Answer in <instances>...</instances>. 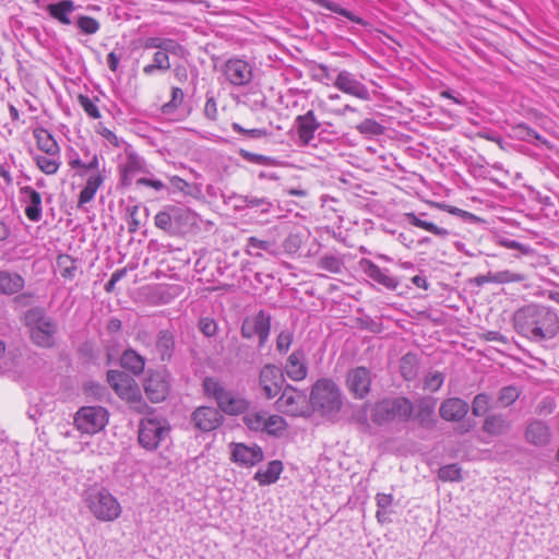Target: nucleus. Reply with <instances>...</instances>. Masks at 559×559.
Returning <instances> with one entry per match:
<instances>
[{
  "instance_id": "f257e3e1",
  "label": "nucleus",
  "mask_w": 559,
  "mask_h": 559,
  "mask_svg": "<svg viewBox=\"0 0 559 559\" xmlns=\"http://www.w3.org/2000/svg\"><path fill=\"white\" fill-rule=\"evenodd\" d=\"M512 324L519 335L544 347L559 340V314L545 305L520 307L513 312Z\"/></svg>"
},
{
  "instance_id": "f03ea898",
  "label": "nucleus",
  "mask_w": 559,
  "mask_h": 559,
  "mask_svg": "<svg viewBox=\"0 0 559 559\" xmlns=\"http://www.w3.org/2000/svg\"><path fill=\"white\" fill-rule=\"evenodd\" d=\"M22 322L35 346L51 349L57 345L58 323L45 308L39 306L29 308L24 312Z\"/></svg>"
},
{
  "instance_id": "7ed1b4c3",
  "label": "nucleus",
  "mask_w": 559,
  "mask_h": 559,
  "mask_svg": "<svg viewBox=\"0 0 559 559\" xmlns=\"http://www.w3.org/2000/svg\"><path fill=\"white\" fill-rule=\"evenodd\" d=\"M309 405H311V415L318 413L333 420L343 405L340 388L331 379L317 380L311 386Z\"/></svg>"
},
{
  "instance_id": "20e7f679",
  "label": "nucleus",
  "mask_w": 559,
  "mask_h": 559,
  "mask_svg": "<svg viewBox=\"0 0 559 559\" xmlns=\"http://www.w3.org/2000/svg\"><path fill=\"white\" fill-rule=\"evenodd\" d=\"M197 224L198 215L194 212L176 205L164 206L154 217V225L171 237L183 235Z\"/></svg>"
},
{
  "instance_id": "39448f33",
  "label": "nucleus",
  "mask_w": 559,
  "mask_h": 559,
  "mask_svg": "<svg viewBox=\"0 0 559 559\" xmlns=\"http://www.w3.org/2000/svg\"><path fill=\"white\" fill-rule=\"evenodd\" d=\"M203 389L206 395L215 399L218 408L227 415L245 414L250 402L238 393L227 390L218 380L206 377L203 380Z\"/></svg>"
},
{
  "instance_id": "423d86ee",
  "label": "nucleus",
  "mask_w": 559,
  "mask_h": 559,
  "mask_svg": "<svg viewBox=\"0 0 559 559\" xmlns=\"http://www.w3.org/2000/svg\"><path fill=\"white\" fill-rule=\"evenodd\" d=\"M414 413V404L404 396L388 397L377 402L372 407L373 423L383 425L394 420L408 421Z\"/></svg>"
},
{
  "instance_id": "0eeeda50",
  "label": "nucleus",
  "mask_w": 559,
  "mask_h": 559,
  "mask_svg": "<svg viewBox=\"0 0 559 559\" xmlns=\"http://www.w3.org/2000/svg\"><path fill=\"white\" fill-rule=\"evenodd\" d=\"M84 500L90 511L99 521H114L121 513L119 502L105 488L87 490Z\"/></svg>"
},
{
  "instance_id": "6e6552de",
  "label": "nucleus",
  "mask_w": 559,
  "mask_h": 559,
  "mask_svg": "<svg viewBox=\"0 0 559 559\" xmlns=\"http://www.w3.org/2000/svg\"><path fill=\"white\" fill-rule=\"evenodd\" d=\"M276 407L280 412L290 416H311L309 396L305 391L298 390L290 384H286L281 391V396L276 401Z\"/></svg>"
},
{
  "instance_id": "1a4fd4ad",
  "label": "nucleus",
  "mask_w": 559,
  "mask_h": 559,
  "mask_svg": "<svg viewBox=\"0 0 559 559\" xmlns=\"http://www.w3.org/2000/svg\"><path fill=\"white\" fill-rule=\"evenodd\" d=\"M168 432L169 426L166 420L155 417H145L139 423L138 440L144 449L154 451Z\"/></svg>"
},
{
  "instance_id": "9d476101",
  "label": "nucleus",
  "mask_w": 559,
  "mask_h": 559,
  "mask_svg": "<svg viewBox=\"0 0 559 559\" xmlns=\"http://www.w3.org/2000/svg\"><path fill=\"white\" fill-rule=\"evenodd\" d=\"M272 316L261 309L255 314L246 317L242 320L240 334L246 340L258 337L259 348H263L269 341L271 334Z\"/></svg>"
},
{
  "instance_id": "9b49d317",
  "label": "nucleus",
  "mask_w": 559,
  "mask_h": 559,
  "mask_svg": "<svg viewBox=\"0 0 559 559\" xmlns=\"http://www.w3.org/2000/svg\"><path fill=\"white\" fill-rule=\"evenodd\" d=\"M108 423V412L102 406H83L74 416V425L83 433L100 431Z\"/></svg>"
},
{
  "instance_id": "f8f14e48",
  "label": "nucleus",
  "mask_w": 559,
  "mask_h": 559,
  "mask_svg": "<svg viewBox=\"0 0 559 559\" xmlns=\"http://www.w3.org/2000/svg\"><path fill=\"white\" fill-rule=\"evenodd\" d=\"M143 390L152 403L165 401L170 392V374L166 369L148 371L143 381Z\"/></svg>"
},
{
  "instance_id": "ddd939ff",
  "label": "nucleus",
  "mask_w": 559,
  "mask_h": 559,
  "mask_svg": "<svg viewBox=\"0 0 559 559\" xmlns=\"http://www.w3.org/2000/svg\"><path fill=\"white\" fill-rule=\"evenodd\" d=\"M283 370L274 364L264 365L259 373V385L265 399L275 397L285 386Z\"/></svg>"
},
{
  "instance_id": "4468645a",
  "label": "nucleus",
  "mask_w": 559,
  "mask_h": 559,
  "mask_svg": "<svg viewBox=\"0 0 559 559\" xmlns=\"http://www.w3.org/2000/svg\"><path fill=\"white\" fill-rule=\"evenodd\" d=\"M222 72L231 85L243 86L253 78L252 67L242 59H229L222 66Z\"/></svg>"
},
{
  "instance_id": "2eb2a0df",
  "label": "nucleus",
  "mask_w": 559,
  "mask_h": 559,
  "mask_svg": "<svg viewBox=\"0 0 559 559\" xmlns=\"http://www.w3.org/2000/svg\"><path fill=\"white\" fill-rule=\"evenodd\" d=\"M371 372L366 367L349 369L346 374V388L356 399H364L370 392Z\"/></svg>"
},
{
  "instance_id": "dca6fc26",
  "label": "nucleus",
  "mask_w": 559,
  "mask_h": 559,
  "mask_svg": "<svg viewBox=\"0 0 559 559\" xmlns=\"http://www.w3.org/2000/svg\"><path fill=\"white\" fill-rule=\"evenodd\" d=\"M334 86L343 93L355 96L359 99H370V93L367 86L358 81L353 73L346 70H343L337 74L334 81Z\"/></svg>"
},
{
  "instance_id": "f3484780",
  "label": "nucleus",
  "mask_w": 559,
  "mask_h": 559,
  "mask_svg": "<svg viewBox=\"0 0 559 559\" xmlns=\"http://www.w3.org/2000/svg\"><path fill=\"white\" fill-rule=\"evenodd\" d=\"M436 407L437 399L432 396H423L418 399L414 404V419L423 428H433L437 423L435 414Z\"/></svg>"
},
{
  "instance_id": "a211bd4d",
  "label": "nucleus",
  "mask_w": 559,
  "mask_h": 559,
  "mask_svg": "<svg viewBox=\"0 0 559 559\" xmlns=\"http://www.w3.org/2000/svg\"><path fill=\"white\" fill-rule=\"evenodd\" d=\"M524 438L530 444L544 448L551 442L552 432L545 421L540 419H532L526 425Z\"/></svg>"
},
{
  "instance_id": "6ab92c4d",
  "label": "nucleus",
  "mask_w": 559,
  "mask_h": 559,
  "mask_svg": "<svg viewBox=\"0 0 559 559\" xmlns=\"http://www.w3.org/2000/svg\"><path fill=\"white\" fill-rule=\"evenodd\" d=\"M195 428L201 431H212L216 429L223 420L218 409L210 406H200L191 415Z\"/></svg>"
},
{
  "instance_id": "aec40b11",
  "label": "nucleus",
  "mask_w": 559,
  "mask_h": 559,
  "mask_svg": "<svg viewBox=\"0 0 559 559\" xmlns=\"http://www.w3.org/2000/svg\"><path fill=\"white\" fill-rule=\"evenodd\" d=\"M469 405L460 397H450L444 400L439 408L442 419L447 421H461L468 413Z\"/></svg>"
},
{
  "instance_id": "412c9836",
  "label": "nucleus",
  "mask_w": 559,
  "mask_h": 559,
  "mask_svg": "<svg viewBox=\"0 0 559 559\" xmlns=\"http://www.w3.org/2000/svg\"><path fill=\"white\" fill-rule=\"evenodd\" d=\"M285 372L293 381H301L307 377L308 367L302 349H296L288 356Z\"/></svg>"
},
{
  "instance_id": "4be33fe9",
  "label": "nucleus",
  "mask_w": 559,
  "mask_h": 559,
  "mask_svg": "<svg viewBox=\"0 0 559 559\" xmlns=\"http://www.w3.org/2000/svg\"><path fill=\"white\" fill-rule=\"evenodd\" d=\"M297 133L302 145H309L314 136V132L319 129L320 123L317 121L313 110L307 111L305 115L296 118Z\"/></svg>"
},
{
  "instance_id": "5701e85b",
  "label": "nucleus",
  "mask_w": 559,
  "mask_h": 559,
  "mask_svg": "<svg viewBox=\"0 0 559 559\" xmlns=\"http://www.w3.org/2000/svg\"><path fill=\"white\" fill-rule=\"evenodd\" d=\"M23 195V202L26 203L25 215L32 222L41 219V195L29 186L22 187L20 190Z\"/></svg>"
},
{
  "instance_id": "b1692460",
  "label": "nucleus",
  "mask_w": 559,
  "mask_h": 559,
  "mask_svg": "<svg viewBox=\"0 0 559 559\" xmlns=\"http://www.w3.org/2000/svg\"><path fill=\"white\" fill-rule=\"evenodd\" d=\"M360 265L368 277L378 284L384 286L390 290L396 289L399 282L396 278L390 276L386 270L380 269L376 263L370 260H361Z\"/></svg>"
},
{
  "instance_id": "393cba45",
  "label": "nucleus",
  "mask_w": 559,
  "mask_h": 559,
  "mask_svg": "<svg viewBox=\"0 0 559 559\" xmlns=\"http://www.w3.org/2000/svg\"><path fill=\"white\" fill-rule=\"evenodd\" d=\"M233 459L243 465H254L263 460V451L260 447H247L242 443L235 444Z\"/></svg>"
},
{
  "instance_id": "a878e982",
  "label": "nucleus",
  "mask_w": 559,
  "mask_h": 559,
  "mask_svg": "<svg viewBox=\"0 0 559 559\" xmlns=\"http://www.w3.org/2000/svg\"><path fill=\"white\" fill-rule=\"evenodd\" d=\"M25 286V280L16 272L0 271V295L12 296Z\"/></svg>"
},
{
  "instance_id": "bb28decb",
  "label": "nucleus",
  "mask_w": 559,
  "mask_h": 559,
  "mask_svg": "<svg viewBox=\"0 0 559 559\" xmlns=\"http://www.w3.org/2000/svg\"><path fill=\"white\" fill-rule=\"evenodd\" d=\"M511 426V421L506 415L491 414L484 420L483 430L490 436H502L510 431Z\"/></svg>"
},
{
  "instance_id": "cd10ccee",
  "label": "nucleus",
  "mask_w": 559,
  "mask_h": 559,
  "mask_svg": "<svg viewBox=\"0 0 559 559\" xmlns=\"http://www.w3.org/2000/svg\"><path fill=\"white\" fill-rule=\"evenodd\" d=\"M36 139L37 147L49 156H59L60 147L52 136L45 128L38 127L33 131Z\"/></svg>"
},
{
  "instance_id": "c85d7f7f",
  "label": "nucleus",
  "mask_w": 559,
  "mask_h": 559,
  "mask_svg": "<svg viewBox=\"0 0 559 559\" xmlns=\"http://www.w3.org/2000/svg\"><path fill=\"white\" fill-rule=\"evenodd\" d=\"M176 342L173 332L160 330L157 334L156 350L162 361H170L175 353Z\"/></svg>"
},
{
  "instance_id": "c756f323",
  "label": "nucleus",
  "mask_w": 559,
  "mask_h": 559,
  "mask_svg": "<svg viewBox=\"0 0 559 559\" xmlns=\"http://www.w3.org/2000/svg\"><path fill=\"white\" fill-rule=\"evenodd\" d=\"M46 10L51 17L61 24L70 25L71 20L69 15L75 10V5L72 0H61L57 3L48 4Z\"/></svg>"
},
{
  "instance_id": "7c9ffc66",
  "label": "nucleus",
  "mask_w": 559,
  "mask_h": 559,
  "mask_svg": "<svg viewBox=\"0 0 559 559\" xmlns=\"http://www.w3.org/2000/svg\"><path fill=\"white\" fill-rule=\"evenodd\" d=\"M236 198L243 203L241 205H237L238 209H259V212L262 215L271 213V211L274 207L273 202H271L267 198L264 197L259 198L252 194H248L236 195Z\"/></svg>"
},
{
  "instance_id": "2f4dec72",
  "label": "nucleus",
  "mask_w": 559,
  "mask_h": 559,
  "mask_svg": "<svg viewBox=\"0 0 559 559\" xmlns=\"http://www.w3.org/2000/svg\"><path fill=\"white\" fill-rule=\"evenodd\" d=\"M283 471V463L278 460L271 461L265 469H259L255 473L254 479L260 485H270L275 483Z\"/></svg>"
},
{
  "instance_id": "473e14b6",
  "label": "nucleus",
  "mask_w": 559,
  "mask_h": 559,
  "mask_svg": "<svg viewBox=\"0 0 559 559\" xmlns=\"http://www.w3.org/2000/svg\"><path fill=\"white\" fill-rule=\"evenodd\" d=\"M255 249L265 251L272 255L277 254L274 241L263 240L259 239L258 237L251 236L247 240L246 253L251 257L262 258V253L259 251H254Z\"/></svg>"
},
{
  "instance_id": "72a5a7b5",
  "label": "nucleus",
  "mask_w": 559,
  "mask_h": 559,
  "mask_svg": "<svg viewBox=\"0 0 559 559\" xmlns=\"http://www.w3.org/2000/svg\"><path fill=\"white\" fill-rule=\"evenodd\" d=\"M122 368L130 370L133 374L138 376L143 372L145 359L133 349L123 352L120 358Z\"/></svg>"
},
{
  "instance_id": "f704fd0d",
  "label": "nucleus",
  "mask_w": 559,
  "mask_h": 559,
  "mask_svg": "<svg viewBox=\"0 0 559 559\" xmlns=\"http://www.w3.org/2000/svg\"><path fill=\"white\" fill-rule=\"evenodd\" d=\"M404 216H405V219L411 225L419 227V228H423L425 230H428V231L432 233L436 236H439L441 238H445V237H448L450 235V231L448 229L438 227L433 223L424 221L418 215H416L415 213H406Z\"/></svg>"
},
{
  "instance_id": "c9c22d12",
  "label": "nucleus",
  "mask_w": 559,
  "mask_h": 559,
  "mask_svg": "<svg viewBox=\"0 0 559 559\" xmlns=\"http://www.w3.org/2000/svg\"><path fill=\"white\" fill-rule=\"evenodd\" d=\"M316 4L325 8L334 13H337L346 19H348L352 22H355L359 25L367 26L368 22L362 20L361 17L355 15L353 12L348 11L347 9L342 8L338 3H335L330 0H311Z\"/></svg>"
},
{
  "instance_id": "e433bc0d",
  "label": "nucleus",
  "mask_w": 559,
  "mask_h": 559,
  "mask_svg": "<svg viewBox=\"0 0 559 559\" xmlns=\"http://www.w3.org/2000/svg\"><path fill=\"white\" fill-rule=\"evenodd\" d=\"M400 371L406 381L416 378L418 372V358L416 354L407 353L400 360Z\"/></svg>"
},
{
  "instance_id": "4c0bfd02",
  "label": "nucleus",
  "mask_w": 559,
  "mask_h": 559,
  "mask_svg": "<svg viewBox=\"0 0 559 559\" xmlns=\"http://www.w3.org/2000/svg\"><path fill=\"white\" fill-rule=\"evenodd\" d=\"M521 390L515 385H507L499 390L496 399L497 407L511 406L521 395Z\"/></svg>"
},
{
  "instance_id": "58836bf2",
  "label": "nucleus",
  "mask_w": 559,
  "mask_h": 559,
  "mask_svg": "<svg viewBox=\"0 0 559 559\" xmlns=\"http://www.w3.org/2000/svg\"><path fill=\"white\" fill-rule=\"evenodd\" d=\"M57 266L60 275L66 280H73L78 273V261L69 254H60L57 258Z\"/></svg>"
},
{
  "instance_id": "ea45409f",
  "label": "nucleus",
  "mask_w": 559,
  "mask_h": 559,
  "mask_svg": "<svg viewBox=\"0 0 559 559\" xmlns=\"http://www.w3.org/2000/svg\"><path fill=\"white\" fill-rule=\"evenodd\" d=\"M265 411H247L242 418L245 425L253 431H263V427L267 417Z\"/></svg>"
},
{
  "instance_id": "a19ab883",
  "label": "nucleus",
  "mask_w": 559,
  "mask_h": 559,
  "mask_svg": "<svg viewBox=\"0 0 559 559\" xmlns=\"http://www.w3.org/2000/svg\"><path fill=\"white\" fill-rule=\"evenodd\" d=\"M287 428L285 419L280 415H267L263 431L270 436H281Z\"/></svg>"
},
{
  "instance_id": "79ce46f5",
  "label": "nucleus",
  "mask_w": 559,
  "mask_h": 559,
  "mask_svg": "<svg viewBox=\"0 0 559 559\" xmlns=\"http://www.w3.org/2000/svg\"><path fill=\"white\" fill-rule=\"evenodd\" d=\"M37 167L46 175H53L60 167L59 156L36 155L34 157Z\"/></svg>"
},
{
  "instance_id": "37998d69",
  "label": "nucleus",
  "mask_w": 559,
  "mask_h": 559,
  "mask_svg": "<svg viewBox=\"0 0 559 559\" xmlns=\"http://www.w3.org/2000/svg\"><path fill=\"white\" fill-rule=\"evenodd\" d=\"M133 379L130 378L127 373L119 370H108L107 371V381L110 386L114 389L116 394L122 390V388L128 384Z\"/></svg>"
},
{
  "instance_id": "c03bdc74",
  "label": "nucleus",
  "mask_w": 559,
  "mask_h": 559,
  "mask_svg": "<svg viewBox=\"0 0 559 559\" xmlns=\"http://www.w3.org/2000/svg\"><path fill=\"white\" fill-rule=\"evenodd\" d=\"M490 408V396L487 393H478L472 402V414L476 417L484 416Z\"/></svg>"
},
{
  "instance_id": "a18cd8bd",
  "label": "nucleus",
  "mask_w": 559,
  "mask_h": 559,
  "mask_svg": "<svg viewBox=\"0 0 559 559\" xmlns=\"http://www.w3.org/2000/svg\"><path fill=\"white\" fill-rule=\"evenodd\" d=\"M117 395L126 401L129 405L134 403L139 397L142 396L140 386L134 382V380L130 381L126 384L122 390H120Z\"/></svg>"
},
{
  "instance_id": "49530a36",
  "label": "nucleus",
  "mask_w": 559,
  "mask_h": 559,
  "mask_svg": "<svg viewBox=\"0 0 559 559\" xmlns=\"http://www.w3.org/2000/svg\"><path fill=\"white\" fill-rule=\"evenodd\" d=\"M357 130L366 135H381L384 133V127L373 119H365L358 126Z\"/></svg>"
},
{
  "instance_id": "de8ad7c7",
  "label": "nucleus",
  "mask_w": 559,
  "mask_h": 559,
  "mask_svg": "<svg viewBox=\"0 0 559 559\" xmlns=\"http://www.w3.org/2000/svg\"><path fill=\"white\" fill-rule=\"evenodd\" d=\"M183 92L180 87H173L171 99L162 106V112L165 115L173 114L183 102Z\"/></svg>"
},
{
  "instance_id": "09e8293b",
  "label": "nucleus",
  "mask_w": 559,
  "mask_h": 559,
  "mask_svg": "<svg viewBox=\"0 0 559 559\" xmlns=\"http://www.w3.org/2000/svg\"><path fill=\"white\" fill-rule=\"evenodd\" d=\"M76 25L82 31V33L87 35H93L97 33L100 27L96 19L87 15L79 16Z\"/></svg>"
},
{
  "instance_id": "8fccbe9b",
  "label": "nucleus",
  "mask_w": 559,
  "mask_h": 559,
  "mask_svg": "<svg viewBox=\"0 0 559 559\" xmlns=\"http://www.w3.org/2000/svg\"><path fill=\"white\" fill-rule=\"evenodd\" d=\"M493 281L497 284L519 283L525 281V275L504 270L493 273Z\"/></svg>"
},
{
  "instance_id": "3c124183",
  "label": "nucleus",
  "mask_w": 559,
  "mask_h": 559,
  "mask_svg": "<svg viewBox=\"0 0 559 559\" xmlns=\"http://www.w3.org/2000/svg\"><path fill=\"white\" fill-rule=\"evenodd\" d=\"M438 476L443 481H456L461 479V468L457 464H450L440 467Z\"/></svg>"
},
{
  "instance_id": "603ef678",
  "label": "nucleus",
  "mask_w": 559,
  "mask_h": 559,
  "mask_svg": "<svg viewBox=\"0 0 559 559\" xmlns=\"http://www.w3.org/2000/svg\"><path fill=\"white\" fill-rule=\"evenodd\" d=\"M79 104L84 109V111L93 119H99L100 111L96 106L95 102L91 99L88 96L80 94L78 96Z\"/></svg>"
},
{
  "instance_id": "864d4df0",
  "label": "nucleus",
  "mask_w": 559,
  "mask_h": 559,
  "mask_svg": "<svg viewBox=\"0 0 559 559\" xmlns=\"http://www.w3.org/2000/svg\"><path fill=\"white\" fill-rule=\"evenodd\" d=\"M240 156L250 163L259 165H275L276 163L275 159H273L272 157L251 153L246 150H240Z\"/></svg>"
},
{
  "instance_id": "5fc2aeb1",
  "label": "nucleus",
  "mask_w": 559,
  "mask_h": 559,
  "mask_svg": "<svg viewBox=\"0 0 559 559\" xmlns=\"http://www.w3.org/2000/svg\"><path fill=\"white\" fill-rule=\"evenodd\" d=\"M319 266L331 273H340L342 263L340 259L334 255H324L319 260Z\"/></svg>"
},
{
  "instance_id": "6e6d98bb",
  "label": "nucleus",
  "mask_w": 559,
  "mask_h": 559,
  "mask_svg": "<svg viewBox=\"0 0 559 559\" xmlns=\"http://www.w3.org/2000/svg\"><path fill=\"white\" fill-rule=\"evenodd\" d=\"M444 376L442 372H433L426 377L424 382V389L429 390L431 392L438 391L443 384Z\"/></svg>"
},
{
  "instance_id": "4d7b16f0",
  "label": "nucleus",
  "mask_w": 559,
  "mask_h": 559,
  "mask_svg": "<svg viewBox=\"0 0 559 559\" xmlns=\"http://www.w3.org/2000/svg\"><path fill=\"white\" fill-rule=\"evenodd\" d=\"M199 329L206 337H213L217 334L218 326L212 318H201L199 321Z\"/></svg>"
},
{
  "instance_id": "13d9d810",
  "label": "nucleus",
  "mask_w": 559,
  "mask_h": 559,
  "mask_svg": "<svg viewBox=\"0 0 559 559\" xmlns=\"http://www.w3.org/2000/svg\"><path fill=\"white\" fill-rule=\"evenodd\" d=\"M231 128L235 132L247 135L251 139H261L267 135V131L265 129H245L237 122H234Z\"/></svg>"
},
{
  "instance_id": "bf43d9fd",
  "label": "nucleus",
  "mask_w": 559,
  "mask_h": 559,
  "mask_svg": "<svg viewBox=\"0 0 559 559\" xmlns=\"http://www.w3.org/2000/svg\"><path fill=\"white\" fill-rule=\"evenodd\" d=\"M292 343H293V333L287 330H284L277 335L276 349L282 354L287 353Z\"/></svg>"
},
{
  "instance_id": "052dcab7",
  "label": "nucleus",
  "mask_w": 559,
  "mask_h": 559,
  "mask_svg": "<svg viewBox=\"0 0 559 559\" xmlns=\"http://www.w3.org/2000/svg\"><path fill=\"white\" fill-rule=\"evenodd\" d=\"M139 209L140 206L139 205H133V206H128L127 207V213L129 215V221H128V231L130 234H134L138 231L141 223L138 218V212H139Z\"/></svg>"
},
{
  "instance_id": "680f3d73",
  "label": "nucleus",
  "mask_w": 559,
  "mask_h": 559,
  "mask_svg": "<svg viewBox=\"0 0 559 559\" xmlns=\"http://www.w3.org/2000/svg\"><path fill=\"white\" fill-rule=\"evenodd\" d=\"M170 185L174 191H179L187 195L192 194V185L188 183L185 179L178 176L170 178Z\"/></svg>"
},
{
  "instance_id": "e2e57ef3",
  "label": "nucleus",
  "mask_w": 559,
  "mask_h": 559,
  "mask_svg": "<svg viewBox=\"0 0 559 559\" xmlns=\"http://www.w3.org/2000/svg\"><path fill=\"white\" fill-rule=\"evenodd\" d=\"M499 245H501L502 247H504L507 249L519 250L523 254H530L532 252V249L530 247L524 246L523 243H521L516 240H512V239H508V238H501L499 240Z\"/></svg>"
},
{
  "instance_id": "0e129e2a",
  "label": "nucleus",
  "mask_w": 559,
  "mask_h": 559,
  "mask_svg": "<svg viewBox=\"0 0 559 559\" xmlns=\"http://www.w3.org/2000/svg\"><path fill=\"white\" fill-rule=\"evenodd\" d=\"M160 50L167 55L173 53V55L180 56L183 51V48L181 45H179L177 41H175L171 38H163Z\"/></svg>"
},
{
  "instance_id": "69168bd1",
  "label": "nucleus",
  "mask_w": 559,
  "mask_h": 559,
  "mask_svg": "<svg viewBox=\"0 0 559 559\" xmlns=\"http://www.w3.org/2000/svg\"><path fill=\"white\" fill-rule=\"evenodd\" d=\"M301 240L298 235L290 234L283 241V247L287 253H296L300 248Z\"/></svg>"
},
{
  "instance_id": "338daca9",
  "label": "nucleus",
  "mask_w": 559,
  "mask_h": 559,
  "mask_svg": "<svg viewBox=\"0 0 559 559\" xmlns=\"http://www.w3.org/2000/svg\"><path fill=\"white\" fill-rule=\"evenodd\" d=\"M104 173H105V168H103L102 170H98L97 173L92 174L87 178L85 187H87L91 190L96 192L105 180Z\"/></svg>"
},
{
  "instance_id": "774afa93",
  "label": "nucleus",
  "mask_w": 559,
  "mask_h": 559,
  "mask_svg": "<svg viewBox=\"0 0 559 559\" xmlns=\"http://www.w3.org/2000/svg\"><path fill=\"white\" fill-rule=\"evenodd\" d=\"M130 409L136 414H152L154 408L151 407L143 396L139 397L134 403L129 405Z\"/></svg>"
}]
</instances>
